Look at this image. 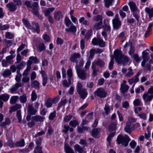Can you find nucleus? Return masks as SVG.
<instances>
[{
    "label": "nucleus",
    "mask_w": 153,
    "mask_h": 153,
    "mask_svg": "<svg viewBox=\"0 0 153 153\" xmlns=\"http://www.w3.org/2000/svg\"><path fill=\"white\" fill-rule=\"evenodd\" d=\"M33 84L35 88L37 89L39 88L40 84L38 81L37 80L33 81Z\"/></svg>",
    "instance_id": "obj_55"
},
{
    "label": "nucleus",
    "mask_w": 153,
    "mask_h": 153,
    "mask_svg": "<svg viewBox=\"0 0 153 153\" xmlns=\"http://www.w3.org/2000/svg\"><path fill=\"white\" fill-rule=\"evenodd\" d=\"M37 95L35 91V90L33 91L31 94V101H33L37 99Z\"/></svg>",
    "instance_id": "obj_47"
},
{
    "label": "nucleus",
    "mask_w": 153,
    "mask_h": 153,
    "mask_svg": "<svg viewBox=\"0 0 153 153\" xmlns=\"http://www.w3.org/2000/svg\"><path fill=\"white\" fill-rule=\"evenodd\" d=\"M93 20L95 22H102V16L101 15H97L93 18Z\"/></svg>",
    "instance_id": "obj_27"
},
{
    "label": "nucleus",
    "mask_w": 153,
    "mask_h": 153,
    "mask_svg": "<svg viewBox=\"0 0 153 153\" xmlns=\"http://www.w3.org/2000/svg\"><path fill=\"white\" fill-rule=\"evenodd\" d=\"M69 125L73 127H75L77 125H78V123L76 120H74L71 121L70 122Z\"/></svg>",
    "instance_id": "obj_57"
},
{
    "label": "nucleus",
    "mask_w": 153,
    "mask_h": 153,
    "mask_svg": "<svg viewBox=\"0 0 153 153\" xmlns=\"http://www.w3.org/2000/svg\"><path fill=\"white\" fill-rule=\"evenodd\" d=\"M72 116L71 115H69L66 116L64 118V121L65 122H68L72 118Z\"/></svg>",
    "instance_id": "obj_63"
},
{
    "label": "nucleus",
    "mask_w": 153,
    "mask_h": 153,
    "mask_svg": "<svg viewBox=\"0 0 153 153\" xmlns=\"http://www.w3.org/2000/svg\"><path fill=\"white\" fill-rule=\"evenodd\" d=\"M10 97L9 94H4L0 95V108H1L3 106V102L7 101Z\"/></svg>",
    "instance_id": "obj_7"
},
{
    "label": "nucleus",
    "mask_w": 153,
    "mask_h": 153,
    "mask_svg": "<svg viewBox=\"0 0 153 153\" xmlns=\"http://www.w3.org/2000/svg\"><path fill=\"white\" fill-rule=\"evenodd\" d=\"M64 148L66 153H75L74 150L70 146L68 143H66L65 144Z\"/></svg>",
    "instance_id": "obj_20"
},
{
    "label": "nucleus",
    "mask_w": 153,
    "mask_h": 153,
    "mask_svg": "<svg viewBox=\"0 0 153 153\" xmlns=\"http://www.w3.org/2000/svg\"><path fill=\"white\" fill-rule=\"evenodd\" d=\"M14 36L13 33H11L10 32H7L5 33V37L6 38L11 39L13 38Z\"/></svg>",
    "instance_id": "obj_46"
},
{
    "label": "nucleus",
    "mask_w": 153,
    "mask_h": 153,
    "mask_svg": "<svg viewBox=\"0 0 153 153\" xmlns=\"http://www.w3.org/2000/svg\"><path fill=\"white\" fill-rule=\"evenodd\" d=\"M104 110L105 112V114L106 115H108L110 112V107L107 105H105L104 107Z\"/></svg>",
    "instance_id": "obj_49"
},
{
    "label": "nucleus",
    "mask_w": 153,
    "mask_h": 153,
    "mask_svg": "<svg viewBox=\"0 0 153 153\" xmlns=\"http://www.w3.org/2000/svg\"><path fill=\"white\" fill-rule=\"evenodd\" d=\"M22 21L25 25L29 29L33 28L32 26L30 23L25 18H23L22 19Z\"/></svg>",
    "instance_id": "obj_29"
},
{
    "label": "nucleus",
    "mask_w": 153,
    "mask_h": 153,
    "mask_svg": "<svg viewBox=\"0 0 153 153\" xmlns=\"http://www.w3.org/2000/svg\"><path fill=\"white\" fill-rule=\"evenodd\" d=\"M146 92L153 97V86H151Z\"/></svg>",
    "instance_id": "obj_64"
},
{
    "label": "nucleus",
    "mask_w": 153,
    "mask_h": 153,
    "mask_svg": "<svg viewBox=\"0 0 153 153\" xmlns=\"http://www.w3.org/2000/svg\"><path fill=\"white\" fill-rule=\"evenodd\" d=\"M19 100L21 103H25L27 100V97L25 95H23L20 96Z\"/></svg>",
    "instance_id": "obj_41"
},
{
    "label": "nucleus",
    "mask_w": 153,
    "mask_h": 153,
    "mask_svg": "<svg viewBox=\"0 0 153 153\" xmlns=\"http://www.w3.org/2000/svg\"><path fill=\"white\" fill-rule=\"evenodd\" d=\"M14 56L13 55H10L6 57V59L7 62L9 63H11V61L13 59Z\"/></svg>",
    "instance_id": "obj_56"
},
{
    "label": "nucleus",
    "mask_w": 153,
    "mask_h": 153,
    "mask_svg": "<svg viewBox=\"0 0 153 153\" xmlns=\"http://www.w3.org/2000/svg\"><path fill=\"white\" fill-rule=\"evenodd\" d=\"M10 123L9 119L8 118H6L5 121L0 124V126L2 127H4L5 126L9 125Z\"/></svg>",
    "instance_id": "obj_45"
},
{
    "label": "nucleus",
    "mask_w": 153,
    "mask_h": 153,
    "mask_svg": "<svg viewBox=\"0 0 153 153\" xmlns=\"http://www.w3.org/2000/svg\"><path fill=\"white\" fill-rule=\"evenodd\" d=\"M142 98L144 102H150L153 99V97L145 92L142 96Z\"/></svg>",
    "instance_id": "obj_10"
},
{
    "label": "nucleus",
    "mask_w": 153,
    "mask_h": 153,
    "mask_svg": "<svg viewBox=\"0 0 153 153\" xmlns=\"http://www.w3.org/2000/svg\"><path fill=\"white\" fill-rule=\"evenodd\" d=\"M133 104L135 106H141L142 103L140 100L138 99H136L133 102Z\"/></svg>",
    "instance_id": "obj_53"
},
{
    "label": "nucleus",
    "mask_w": 153,
    "mask_h": 153,
    "mask_svg": "<svg viewBox=\"0 0 153 153\" xmlns=\"http://www.w3.org/2000/svg\"><path fill=\"white\" fill-rule=\"evenodd\" d=\"M26 47V45L22 44L18 48L17 50V52L18 53L19 51L22 50L24 48Z\"/></svg>",
    "instance_id": "obj_61"
},
{
    "label": "nucleus",
    "mask_w": 153,
    "mask_h": 153,
    "mask_svg": "<svg viewBox=\"0 0 153 153\" xmlns=\"http://www.w3.org/2000/svg\"><path fill=\"white\" fill-rule=\"evenodd\" d=\"M67 100L66 99H64L58 103V106L57 107V109H59L62 106L64 105L67 102Z\"/></svg>",
    "instance_id": "obj_40"
},
{
    "label": "nucleus",
    "mask_w": 153,
    "mask_h": 153,
    "mask_svg": "<svg viewBox=\"0 0 153 153\" xmlns=\"http://www.w3.org/2000/svg\"><path fill=\"white\" fill-rule=\"evenodd\" d=\"M32 24L33 25H34L36 28L32 26L33 28L30 29L33 32H36L37 33H39L40 32V27L39 25V24L37 22L35 21H33L32 22Z\"/></svg>",
    "instance_id": "obj_13"
},
{
    "label": "nucleus",
    "mask_w": 153,
    "mask_h": 153,
    "mask_svg": "<svg viewBox=\"0 0 153 153\" xmlns=\"http://www.w3.org/2000/svg\"><path fill=\"white\" fill-rule=\"evenodd\" d=\"M65 23L67 27H69L70 25L73 24L72 22L67 17H66L65 18Z\"/></svg>",
    "instance_id": "obj_44"
},
{
    "label": "nucleus",
    "mask_w": 153,
    "mask_h": 153,
    "mask_svg": "<svg viewBox=\"0 0 153 153\" xmlns=\"http://www.w3.org/2000/svg\"><path fill=\"white\" fill-rule=\"evenodd\" d=\"M139 79L138 78H137L136 77H133L131 79H129L128 80V82L130 84H132L133 83L135 84L139 81Z\"/></svg>",
    "instance_id": "obj_37"
},
{
    "label": "nucleus",
    "mask_w": 153,
    "mask_h": 153,
    "mask_svg": "<svg viewBox=\"0 0 153 153\" xmlns=\"http://www.w3.org/2000/svg\"><path fill=\"white\" fill-rule=\"evenodd\" d=\"M26 65L25 62L24 61H22L19 64L17 65V67L18 70L17 72H19L20 70L22 69Z\"/></svg>",
    "instance_id": "obj_25"
},
{
    "label": "nucleus",
    "mask_w": 153,
    "mask_h": 153,
    "mask_svg": "<svg viewBox=\"0 0 153 153\" xmlns=\"http://www.w3.org/2000/svg\"><path fill=\"white\" fill-rule=\"evenodd\" d=\"M145 11L148 14L149 17L150 19L153 17V8L150 9L147 7L145 8Z\"/></svg>",
    "instance_id": "obj_24"
},
{
    "label": "nucleus",
    "mask_w": 153,
    "mask_h": 153,
    "mask_svg": "<svg viewBox=\"0 0 153 153\" xmlns=\"http://www.w3.org/2000/svg\"><path fill=\"white\" fill-rule=\"evenodd\" d=\"M76 30V27L74 25L71 26L70 28L65 29V31L68 32H75Z\"/></svg>",
    "instance_id": "obj_36"
},
{
    "label": "nucleus",
    "mask_w": 153,
    "mask_h": 153,
    "mask_svg": "<svg viewBox=\"0 0 153 153\" xmlns=\"http://www.w3.org/2000/svg\"><path fill=\"white\" fill-rule=\"evenodd\" d=\"M116 124L115 123H112L109 125V129L110 131H114L116 129Z\"/></svg>",
    "instance_id": "obj_43"
},
{
    "label": "nucleus",
    "mask_w": 153,
    "mask_h": 153,
    "mask_svg": "<svg viewBox=\"0 0 153 153\" xmlns=\"http://www.w3.org/2000/svg\"><path fill=\"white\" fill-rule=\"evenodd\" d=\"M6 144L10 147H13L14 146V144L13 141L10 139H8L6 143Z\"/></svg>",
    "instance_id": "obj_58"
},
{
    "label": "nucleus",
    "mask_w": 153,
    "mask_h": 153,
    "mask_svg": "<svg viewBox=\"0 0 153 153\" xmlns=\"http://www.w3.org/2000/svg\"><path fill=\"white\" fill-rule=\"evenodd\" d=\"M80 55L79 53H74L71 55L70 60L71 62H75L78 58H79L80 57Z\"/></svg>",
    "instance_id": "obj_15"
},
{
    "label": "nucleus",
    "mask_w": 153,
    "mask_h": 153,
    "mask_svg": "<svg viewBox=\"0 0 153 153\" xmlns=\"http://www.w3.org/2000/svg\"><path fill=\"white\" fill-rule=\"evenodd\" d=\"M29 60L27 61L28 64L32 65L33 63L37 64L39 62V61L36 57L30 56L29 58Z\"/></svg>",
    "instance_id": "obj_17"
},
{
    "label": "nucleus",
    "mask_w": 153,
    "mask_h": 153,
    "mask_svg": "<svg viewBox=\"0 0 153 153\" xmlns=\"http://www.w3.org/2000/svg\"><path fill=\"white\" fill-rule=\"evenodd\" d=\"M46 48L43 43H40L39 44L38 47L37 48V50L38 51L41 52L45 50Z\"/></svg>",
    "instance_id": "obj_33"
},
{
    "label": "nucleus",
    "mask_w": 153,
    "mask_h": 153,
    "mask_svg": "<svg viewBox=\"0 0 153 153\" xmlns=\"http://www.w3.org/2000/svg\"><path fill=\"white\" fill-rule=\"evenodd\" d=\"M17 74L16 75L15 77V80L17 83L19 82L21 80L22 75L19 72H17Z\"/></svg>",
    "instance_id": "obj_50"
},
{
    "label": "nucleus",
    "mask_w": 153,
    "mask_h": 153,
    "mask_svg": "<svg viewBox=\"0 0 153 153\" xmlns=\"http://www.w3.org/2000/svg\"><path fill=\"white\" fill-rule=\"evenodd\" d=\"M112 23L114 28L116 29H118L120 27L121 22L119 20L113 19L112 20Z\"/></svg>",
    "instance_id": "obj_12"
},
{
    "label": "nucleus",
    "mask_w": 153,
    "mask_h": 153,
    "mask_svg": "<svg viewBox=\"0 0 153 153\" xmlns=\"http://www.w3.org/2000/svg\"><path fill=\"white\" fill-rule=\"evenodd\" d=\"M6 7H7L9 8L10 10L12 12L15 11L17 9L16 4L13 2H11L7 4Z\"/></svg>",
    "instance_id": "obj_14"
},
{
    "label": "nucleus",
    "mask_w": 153,
    "mask_h": 153,
    "mask_svg": "<svg viewBox=\"0 0 153 153\" xmlns=\"http://www.w3.org/2000/svg\"><path fill=\"white\" fill-rule=\"evenodd\" d=\"M96 53L95 51V49H92L90 50V56L89 58L91 59H92L94 56V53Z\"/></svg>",
    "instance_id": "obj_59"
},
{
    "label": "nucleus",
    "mask_w": 153,
    "mask_h": 153,
    "mask_svg": "<svg viewBox=\"0 0 153 153\" xmlns=\"http://www.w3.org/2000/svg\"><path fill=\"white\" fill-rule=\"evenodd\" d=\"M100 130L101 129L100 128H94L92 130L91 134L92 137H95L98 136Z\"/></svg>",
    "instance_id": "obj_21"
},
{
    "label": "nucleus",
    "mask_w": 153,
    "mask_h": 153,
    "mask_svg": "<svg viewBox=\"0 0 153 153\" xmlns=\"http://www.w3.org/2000/svg\"><path fill=\"white\" fill-rule=\"evenodd\" d=\"M56 116V111H54L53 112L51 113L49 116V119L50 120H53L55 117Z\"/></svg>",
    "instance_id": "obj_51"
},
{
    "label": "nucleus",
    "mask_w": 153,
    "mask_h": 153,
    "mask_svg": "<svg viewBox=\"0 0 153 153\" xmlns=\"http://www.w3.org/2000/svg\"><path fill=\"white\" fill-rule=\"evenodd\" d=\"M142 58L143 61L141 62V65L143 67L145 66L146 62H147L149 59V54L146 51H143L142 53Z\"/></svg>",
    "instance_id": "obj_9"
},
{
    "label": "nucleus",
    "mask_w": 153,
    "mask_h": 153,
    "mask_svg": "<svg viewBox=\"0 0 153 153\" xmlns=\"http://www.w3.org/2000/svg\"><path fill=\"white\" fill-rule=\"evenodd\" d=\"M114 62V58H112L111 59L110 62L109 63V65L108 66V68L110 70H111L112 69Z\"/></svg>",
    "instance_id": "obj_60"
},
{
    "label": "nucleus",
    "mask_w": 153,
    "mask_h": 153,
    "mask_svg": "<svg viewBox=\"0 0 153 153\" xmlns=\"http://www.w3.org/2000/svg\"><path fill=\"white\" fill-rule=\"evenodd\" d=\"M27 111L30 114L34 115L35 114L36 111L34 108L32 104H29L28 105Z\"/></svg>",
    "instance_id": "obj_16"
},
{
    "label": "nucleus",
    "mask_w": 153,
    "mask_h": 153,
    "mask_svg": "<svg viewBox=\"0 0 153 153\" xmlns=\"http://www.w3.org/2000/svg\"><path fill=\"white\" fill-rule=\"evenodd\" d=\"M52 101V99L48 98L47 100L45 101V105L47 108H50L52 106V103H53Z\"/></svg>",
    "instance_id": "obj_30"
},
{
    "label": "nucleus",
    "mask_w": 153,
    "mask_h": 153,
    "mask_svg": "<svg viewBox=\"0 0 153 153\" xmlns=\"http://www.w3.org/2000/svg\"><path fill=\"white\" fill-rule=\"evenodd\" d=\"M114 54L116 61L119 64L123 62H128L129 58L127 56L122 54V52L118 50H116Z\"/></svg>",
    "instance_id": "obj_1"
},
{
    "label": "nucleus",
    "mask_w": 153,
    "mask_h": 153,
    "mask_svg": "<svg viewBox=\"0 0 153 153\" xmlns=\"http://www.w3.org/2000/svg\"><path fill=\"white\" fill-rule=\"evenodd\" d=\"M23 84L21 83H16L13 85L10 88V92L11 94L16 93L17 89L19 88L22 86Z\"/></svg>",
    "instance_id": "obj_8"
},
{
    "label": "nucleus",
    "mask_w": 153,
    "mask_h": 153,
    "mask_svg": "<svg viewBox=\"0 0 153 153\" xmlns=\"http://www.w3.org/2000/svg\"><path fill=\"white\" fill-rule=\"evenodd\" d=\"M42 147L39 146H37L34 149V153H37L42 152H43L42 150Z\"/></svg>",
    "instance_id": "obj_52"
},
{
    "label": "nucleus",
    "mask_w": 153,
    "mask_h": 153,
    "mask_svg": "<svg viewBox=\"0 0 153 153\" xmlns=\"http://www.w3.org/2000/svg\"><path fill=\"white\" fill-rule=\"evenodd\" d=\"M96 64L100 67H103L104 66V62L100 59H98L96 62Z\"/></svg>",
    "instance_id": "obj_39"
},
{
    "label": "nucleus",
    "mask_w": 153,
    "mask_h": 153,
    "mask_svg": "<svg viewBox=\"0 0 153 153\" xmlns=\"http://www.w3.org/2000/svg\"><path fill=\"white\" fill-rule=\"evenodd\" d=\"M28 73L24 72L23 74V77L22 79V82L27 83L29 82L30 77L28 76Z\"/></svg>",
    "instance_id": "obj_18"
},
{
    "label": "nucleus",
    "mask_w": 153,
    "mask_h": 153,
    "mask_svg": "<svg viewBox=\"0 0 153 153\" xmlns=\"http://www.w3.org/2000/svg\"><path fill=\"white\" fill-rule=\"evenodd\" d=\"M25 143L24 140L22 139L21 140L17 141L15 144V146L17 147H23L24 146Z\"/></svg>",
    "instance_id": "obj_35"
},
{
    "label": "nucleus",
    "mask_w": 153,
    "mask_h": 153,
    "mask_svg": "<svg viewBox=\"0 0 153 153\" xmlns=\"http://www.w3.org/2000/svg\"><path fill=\"white\" fill-rule=\"evenodd\" d=\"M92 43L94 45H98L101 47H104L105 46V42L100 37L94 38L92 41Z\"/></svg>",
    "instance_id": "obj_5"
},
{
    "label": "nucleus",
    "mask_w": 153,
    "mask_h": 153,
    "mask_svg": "<svg viewBox=\"0 0 153 153\" xmlns=\"http://www.w3.org/2000/svg\"><path fill=\"white\" fill-rule=\"evenodd\" d=\"M11 74V71L10 70L7 69L5 70L2 73V75L4 77H8Z\"/></svg>",
    "instance_id": "obj_34"
},
{
    "label": "nucleus",
    "mask_w": 153,
    "mask_h": 153,
    "mask_svg": "<svg viewBox=\"0 0 153 153\" xmlns=\"http://www.w3.org/2000/svg\"><path fill=\"white\" fill-rule=\"evenodd\" d=\"M74 149L75 151L78 152H83V148L78 144H75L74 146Z\"/></svg>",
    "instance_id": "obj_31"
},
{
    "label": "nucleus",
    "mask_w": 153,
    "mask_h": 153,
    "mask_svg": "<svg viewBox=\"0 0 153 153\" xmlns=\"http://www.w3.org/2000/svg\"><path fill=\"white\" fill-rule=\"evenodd\" d=\"M76 89L81 98L84 99L86 97L88 94L87 90L83 88L82 85L80 82L77 83Z\"/></svg>",
    "instance_id": "obj_2"
},
{
    "label": "nucleus",
    "mask_w": 153,
    "mask_h": 153,
    "mask_svg": "<svg viewBox=\"0 0 153 153\" xmlns=\"http://www.w3.org/2000/svg\"><path fill=\"white\" fill-rule=\"evenodd\" d=\"M128 72L125 75V76L127 77H130L133 76L134 73L132 71L131 67L129 68L128 69Z\"/></svg>",
    "instance_id": "obj_42"
},
{
    "label": "nucleus",
    "mask_w": 153,
    "mask_h": 153,
    "mask_svg": "<svg viewBox=\"0 0 153 153\" xmlns=\"http://www.w3.org/2000/svg\"><path fill=\"white\" fill-rule=\"evenodd\" d=\"M129 88V86L127 85H125L123 84H121V86L120 90L121 92L123 93L126 92L128 91Z\"/></svg>",
    "instance_id": "obj_23"
},
{
    "label": "nucleus",
    "mask_w": 153,
    "mask_h": 153,
    "mask_svg": "<svg viewBox=\"0 0 153 153\" xmlns=\"http://www.w3.org/2000/svg\"><path fill=\"white\" fill-rule=\"evenodd\" d=\"M62 12L60 11H58L54 13V18L55 20L60 21L63 18Z\"/></svg>",
    "instance_id": "obj_11"
},
{
    "label": "nucleus",
    "mask_w": 153,
    "mask_h": 153,
    "mask_svg": "<svg viewBox=\"0 0 153 153\" xmlns=\"http://www.w3.org/2000/svg\"><path fill=\"white\" fill-rule=\"evenodd\" d=\"M95 96L100 98H104L106 97V93L103 89L99 88L95 92Z\"/></svg>",
    "instance_id": "obj_6"
},
{
    "label": "nucleus",
    "mask_w": 153,
    "mask_h": 153,
    "mask_svg": "<svg viewBox=\"0 0 153 153\" xmlns=\"http://www.w3.org/2000/svg\"><path fill=\"white\" fill-rule=\"evenodd\" d=\"M44 118L40 116H35L32 117V120L36 122H42L43 121Z\"/></svg>",
    "instance_id": "obj_26"
},
{
    "label": "nucleus",
    "mask_w": 153,
    "mask_h": 153,
    "mask_svg": "<svg viewBox=\"0 0 153 153\" xmlns=\"http://www.w3.org/2000/svg\"><path fill=\"white\" fill-rule=\"evenodd\" d=\"M55 8L52 7L51 8H48L44 11V14L46 17L50 16V13H52L54 10Z\"/></svg>",
    "instance_id": "obj_22"
},
{
    "label": "nucleus",
    "mask_w": 153,
    "mask_h": 153,
    "mask_svg": "<svg viewBox=\"0 0 153 153\" xmlns=\"http://www.w3.org/2000/svg\"><path fill=\"white\" fill-rule=\"evenodd\" d=\"M128 5L130 7L131 11L134 12L137 10V7L135 3L133 1H131L128 3Z\"/></svg>",
    "instance_id": "obj_19"
},
{
    "label": "nucleus",
    "mask_w": 153,
    "mask_h": 153,
    "mask_svg": "<svg viewBox=\"0 0 153 153\" xmlns=\"http://www.w3.org/2000/svg\"><path fill=\"white\" fill-rule=\"evenodd\" d=\"M75 68L79 78L82 80L86 79L88 75L85 72V71L82 70L81 68L77 65L76 66Z\"/></svg>",
    "instance_id": "obj_4"
},
{
    "label": "nucleus",
    "mask_w": 153,
    "mask_h": 153,
    "mask_svg": "<svg viewBox=\"0 0 153 153\" xmlns=\"http://www.w3.org/2000/svg\"><path fill=\"white\" fill-rule=\"evenodd\" d=\"M102 22H98L96 23L93 26V28L95 30H99L103 27L102 25Z\"/></svg>",
    "instance_id": "obj_28"
},
{
    "label": "nucleus",
    "mask_w": 153,
    "mask_h": 153,
    "mask_svg": "<svg viewBox=\"0 0 153 153\" xmlns=\"http://www.w3.org/2000/svg\"><path fill=\"white\" fill-rule=\"evenodd\" d=\"M130 140L131 139L129 138V137L126 135H125L124 136L121 135H119L117 137V141L118 144H122L123 145L126 147L128 146Z\"/></svg>",
    "instance_id": "obj_3"
},
{
    "label": "nucleus",
    "mask_w": 153,
    "mask_h": 153,
    "mask_svg": "<svg viewBox=\"0 0 153 153\" xmlns=\"http://www.w3.org/2000/svg\"><path fill=\"white\" fill-rule=\"evenodd\" d=\"M114 0H104L105 6L107 8L109 7L111 5Z\"/></svg>",
    "instance_id": "obj_32"
},
{
    "label": "nucleus",
    "mask_w": 153,
    "mask_h": 153,
    "mask_svg": "<svg viewBox=\"0 0 153 153\" xmlns=\"http://www.w3.org/2000/svg\"><path fill=\"white\" fill-rule=\"evenodd\" d=\"M3 42L6 44L7 48L10 46L12 45V41L10 40H7L5 39L3 40Z\"/></svg>",
    "instance_id": "obj_48"
},
{
    "label": "nucleus",
    "mask_w": 153,
    "mask_h": 153,
    "mask_svg": "<svg viewBox=\"0 0 153 153\" xmlns=\"http://www.w3.org/2000/svg\"><path fill=\"white\" fill-rule=\"evenodd\" d=\"M19 98V97L17 96L11 97L10 99V103L12 104H15Z\"/></svg>",
    "instance_id": "obj_38"
},
{
    "label": "nucleus",
    "mask_w": 153,
    "mask_h": 153,
    "mask_svg": "<svg viewBox=\"0 0 153 153\" xmlns=\"http://www.w3.org/2000/svg\"><path fill=\"white\" fill-rule=\"evenodd\" d=\"M16 116L19 120V122L20 123L22 121V117L20 110H18L16 112Z\"/></svg>",
    "instance_id": "obj_54"
},
{
    "label": "nucleus",
    "mask_w": 153,
    "mask_h": 153,
    "mask_svg": "<svg viewBox=\"0 0 153 153\" xmlns=\"http://www.w3.org/2000/svg\"><path fill=\"white\" fill-rule=\"evenodd\" d=\"M122 107L124 108H128L129 107V104L128 102L127 101H125L123 102Z\"/></svg>",
    "instance_id": "obj_62"
}]
</instances>
